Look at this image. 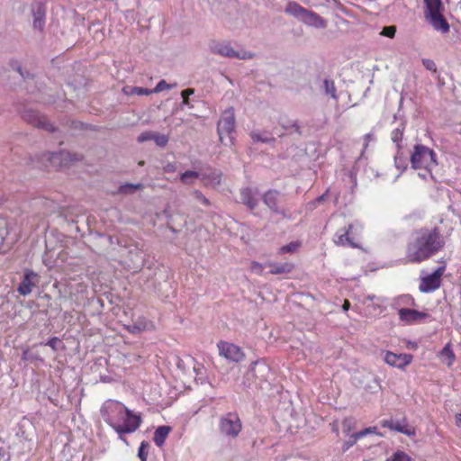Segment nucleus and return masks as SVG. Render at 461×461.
<instances>
[{
    "label": "nucleus",
    "instance_id": "obj_41",
    "mask_svg": "<svg viewBox=\"0 0 461 461\" xmlns=\"http://www.w3.org/2000/svg\"><path fill=\"white\" fill-rule=\"evenodd\" d=\"M299 247V243L297 242H291L287 245H285L279 249V253H293Z\"/></svg>",
    "mask_w": 461,
    "mask_h": 461
},
{
    "label": "nucleus",
    "instance_id": "obj_5",
    "mask_svg": "<svg viewBox=\"0 0 461 461\" xmlns=\"http://www.w3.org/2000/svg\"><path fill=\"white\" fill-rule=\"evenodd\" d=\"M241 429L242 423L236 412H228L220 418L219 430L225 438H236Z\"/></svg>",
    "mask_w": 461,
    "mask_h": 461
},
{
    "label": "nucleus",
    "instance_id": "obj_10",
    "mask_svg": "<svg viewBox=\"0 0 461 461\" xmlns=\"http://www.w3.org/2000/svg\"><path fill=\"white\" fill-rule=\"evenodd\" d=\"M446 267H438L432 274L421 277L419 289L421 293H431L440 287L441 276L445 272Z\"/></svg>",
    "mask_w": 461,
    "mask_h": 461
},
{
    "label": "nucleus",
    "instance_id": "obj_40",
    "mask_svg": "<svg viewBox=\"0 0 461 461\" xmlns=\"http://www.w3.org/2000/svg\"><path fill=\"white\" fill-rule=\"evenodd\" d=\"M192 195L197 202L203 203L205 206H209L211 204L209 199L206 198L199 190L193 191Z\"/></svg>",
    "mask_w": 461,
    "mask_h": 461
},
{
    "label": "nucleus",
    "instance_id": "obj_24",
    "mask_svg": "<svg viewBox=\"0 0 461 461\" xmlns=\"http://www.w3.org/2000/svg\"><path fill=\"white\" fill-rule=\"evenodd\" d=\"M267 266L270 267L269 273L272 275L288 274L292 272L294 267V264L291 262L282 264L268 262Z\"/></svg>",
    "mask_w": 461,
    "mask_h": 461
},
{
    "label": "nucleus",
    "instance_id": "obj_56",
    "mask_svg": "<svg viewBox=\"0 0 461 461\" xmlns=\"http://www.w3.org/2000/svg\"><path fill=\"white\" fill-rule=\"evenodd\" d=\"M282 126H283L285 129H286V130H287V129H291V128H294V129H295V131H296L297 132H299V129H300V128H299V126H298V124H297V122H289V123H287V124L282 123Z\"/></svg>",
    "mask_w": 461,
    "mask_h": 461
},
{
    "label": "nucleus",
    "instance_id": "obj_14",
    "mask_svg": "<svg viewBox=\"0 0 461 461\" xmlns=\"http://www.w3.org/2000/svg\"><path fill=\"white\" fill-rule=\"evenodd\" d=\"M399 319L406 325H412L415 323L422 322L425 319L429 318V315L423 312L417 310L402 308L398 311Z\"/></svg>",
    "mask_w": 461,
    "mask_h": 461
},
{
    "label": "nucleus",
    "instance_id": "obj_57",
    "mask_svg": "<svg viewBox=\"0 0 461 461\" xmlns=\"http://www.w3.org/2000/svg\"><path fill=\"white\" fill-rule=\"evenodd\" d=\"M399 300H402L406 303H408L409 301H411V303H413V299L411 298L409 295H403V296L400 297Z\"/></svg>",
    "mask_w": 461,
    "mask_h": 461
},
{
    "label": "nucleus",
    "instance_id": "obj_49",
    "mask_svg": "<svg viewBox=\"0 0 461 461\" xmlns=\"http://www.w3.org/2000/svg\"><path fill=\"white\" fill-rule=\"evenodd\" d=\"M263 268H264V266L258 263V262H252L251 263V267H250V269L251 271L258 274V275H262L263 273Z\"/></svg>",
    "mask_w": 461,
    "mask_h": 461
},
{
    "label": "nucleus",
    "instance_id": "obj_12",
    "mask_svg": "<svg viewBox=\"0 0 461 461\" xmlns=\"http://www.w3.org/2000/svg\"><path fill=\"white\" fill-rule=\"evenodd\" d=\"M281 194L277 190H268L266 192L263 196L262 200L263 203L275 213L282 215L284 218H288L289 213L288 212L281 208L279 206L280 200H281Z\"/></svg>",
    "mask_w": 461,
    "mask_h": 461
},
{
    "label": "nucleus",
    "instance_id": "obj_54",
    "mask_svg": "<svg viewBox=\"0 0 461 461\" xmlns=\"http://www.w3.org/2000/svg\"><path fill=\"white\" fill-rule=\"evenodd\" d=\"M325 199V194L320 195L315 200H313L312 203H310L308 205L311 209H313L317 206L318 203H321Z\"/></svg>",
    "mask_w": 461,
    "mask_h": 461
},
{
    "label": "nucleus",
    "instance_id": "obj_42",
    "mask_svg": "<svg viewBox=\"0 0 461 461\" xmlns=\"http://www.w3.org/2000/svg\"><path fill=\"white\" fill-rule=\"evenodd\" d=\"M153 140L158 146L165 147L168 142V137L164 134L155 132Z\"/></svg>",
    "mask_w": 461,
    "mask_h": 461
},
{
    "label": "nucleus",
    "instance_id": "obj_28",
    "mask_svg": "<svg viewBox=\"0 0 461 461\" xmlns=\"http://www.w3.org/2000/svg\"><path fill=\"white\" fill-rule=\"evenodd\" d=\"M51 162L57 160L74 161L78 160L79 158L76 154H71L69 151H61L59 153H51L50 158Z\"/></svg>",
    "mask_w": 461,
    "mask_h": 461
},
{
    "label": "nucleus",
    "instance_id": "obj_48",
    "mask_svg": "<svg viewBox=\"0 0 461 461\" xmlns=\"http://www.w3.org/2000/svg\"><path fill=\"white\" fill-rule=\"evenodd\" d=\"M145 329V324L143 321H139L138 323H134L133 325L129 327V330L132 333L140 332Z\"/></svg>",
    "mask_w": 461,
    "mask_h": 461
},
{
    "label": "nucleus",
    "instance_id": "obj_19",
    "mask_svg": "<svg viewBox=\"0 0 461 461\" xmlns=\"http://www.w3.org/2000/svg\"><path fill=\"white\" fill-rule=\"evenodd\" d=\"M431 26L438 32L442 33H447L449 32V24L443 16L442 13L438 14L432 15L429 18H426Z\"/></svg>",
    "mask_w": 461,
    "mask_h": 461
},
{
    "label": "nucleus",
    "instance_id": "obj_17",
    "mask_svg": "<svg viewBox=\"0 0 461 461\" xmlns=\"http://www.w3.org/2000/svg\"><path fill=\"white\" fill-rule=\"evenodd\" d=\"M32 13L33 16V28L41 32L43 31L45 25V6L41 2H35L32 5Z\"/></svg>",
    "mask_w": 461,
    "mask_h": 461
},
{
    "label": "nucleus",
    "instance_id": "obj_53",
    "mask_svg": "<svg viewBox=\"0 0 461 461\" xmlns=\"http://www.w3.org/2000/svg\"><path fill=\"white\" fill-rule=\"evenodd\" d=\"M377 300L378 302L380 303H384V299H382V298H379V297H376L375 295L372 294V295H366L363 298L362 300V303L364 304H366L368 302H372L374 300Z\"/></svg>",
    "mask_w": 461,
    "mask_h": 461
},
{
    "label": "nucleus",
    "instance_id": "obj_37",
    "mask_svg": "<svg viewBox=\"0 0 461 461\" xmlns=\"http://www.w3.org/2000/svg\"><path fill=\"white\" fill-rule=\"evenodd\" d=\"M149 447V444L147 441H142L138 450V456L140 461H146L148 456V450Z\"/></svg>",
    "mask_w": 461,
    "mask_h": 461
},
{
    "label": "nucleus",
    "instance_id": "obj_43",
    "mask_svg": "<svg viewBox=\"0 0 461 461\" xmlns=\"http://www.w3.org/2000/svg\"><path fill=\"white\" fill-rule=\"evenodd\" d=\"M359 438H357L356 433H353V434L350 436L349 439H348V440H347V441H345V442L343 443V445H342V451H343V452L348 451L351 447H353V446L356 444V442H357Z\"/></svg>",
    "mask_w": 461,
    "mask_h": 461
},
{
    "label": "nucleus",
    "instance_id": "obj_22",
    "mask_svg": "<svg viewBox=\"0 0 461 461\" xmlns=\"http://www.w3.org/2000/svg\"><path fill=\"white\" fill-rule=\"evenodd\" d=\"M425 4V17L429 18L432 15L442 13L443 5L442 0H424Z\"/></svg>",
    "mask_w": 461,
    "mask_h": 461
},
{
    "label": "nucleus",
    "instance_id": "obj_18",
    "mask_svg": "<svg viewBox=\"0 0 461 461\" xmlns=\"http://www.w3.org/2000/svg\"><path fill=\"white\" fill-rule=\"evenodd\" d=\"M382 426L384 428H389L392 430H395L398 432H401L402 434H405L407 436H411L414 434V429L408 426V424L405 422V420H384L382 422Z\"/></svg>",
    "mask_w": 461,
    "mask_h": 461
},
{
    "label": "nucleus",
    "instance_id": "obj_35",
    "mask_svg": "<svg viewBox=\"0 0 461 461\" xmlns=\"http://www.w3.org/2000/svg\"><path fill=\"white\" fill-rule=\"evenodd\" d=\"M10 67L13 70L19 73V75L24 79L29 78L31 77V74L28 71H23L20 62L17 60H12L10 62Z\"/></svg>",
    "mask_w": 461,
    "mask_h": 461
},
{
    "label": "nucleus",
    "instance_id": "obj_50",
    "mask_svg": "<svg viewBox=\"0 0 461 461\" xmlns=\"http://www.w3.org/2000/svg\"><path fill=\"white\" fill-rule=\"evenodd\" d=\"M375 429H376L375 427L366 428L361 431L356 432V436H357V438H363V437L366 436L367 434L375 432Z\"/></svg>",
    "mask_w": 461,
    "mask_h": 461
},
{
    "label": "nucleus",
    "instance_id": "obj_23",
    "mask_svg": "<svg viewBox=\"0 0 461 461\" xmlns=\"http://www.w3.org/2000/svg\"><path fill=\"white\" fill-rule=\"evenodd\" d=\"M240 199L247 207L253 211L258 204V199L253 195L252 190L249 187L240 190Z\"/></svg>",
    "mask_w": 461,
    "mask_h": 461
},
{
    "label": "nucleus",
    "instance_id": "obj_21",
    "mask_svg": "<svg viewBox=\"0 0 461 461\" xmlns=\"http://www.w3.org/2000/svg\"><path fill=\"white\" fill-rule=\"evenodd\" d=\"M202 181L204 185L216 187L221 183V174L217 170L211 171L209 173H204L200 175Z\"/></svg>",
    "mask_w": 461,
    "mask_h": 461
},
{
    "label": "nucleus",
    "instance_id": "obj_6",
    "mask_svg": "<svg viewBox=\"0 0 461 461\" xmlns=\"http://www.w3.org/2000/svg\"><path fill=\"white\" fill-rule=\"evenodd\" d=\"M141 423V418L140 415L134 414L129 409L126 410V412L122 415L121 422H117L116 425L113 428L121 440L127 443L124 434L133 433L135 430L139 429Z\"/></svg>",
    "mask_w": 461,
    "mask_h": 461
},
{
    "label": "nucleus",
    "instance_id": "obj_32",
    "mask_svg": "<svg viewBox=\"0 0 461 461\" xmlns=\"http://www.w3.org/2000/svg\"><path fill=\"white\" fill-rule=\"evenodd\" d=\"M250 137L254 142L271 143L275 140L273 137L257 131H252Z\"/></svg>",
    "mask_w": 461,
    "mask_h": 461
},
{
    "label": "nucleus",
    "instance_id": "obj_34",
    "mask_svg": "<svg viewBox=\"0 0 461 461\" xmlns=\"http://www.w3.org/2000/svg\"><path fill=\"white\" fill-rule=\"evenodd\" d=\"M10 67L13 70L19 73V75L24 79L29 78L31 77V74L28 71H23L20 62L17 60H12L10 62Z\"/></svg>",
    "mask_w": 461,
    "mask_h": 461
},
{
    "label": "nucleus",
    "instance_id": "obj_44",
    "mask_svg": "<svg viewBox=\"0 0 461 461\" xmlns=\"http://www.w3.org/2000/svg\"><path fill=\"white\" fill-rule=\"evenodd\" d=\"M395 32H396L395 26H393V25L385 26L381 31L380 35L393 39L395 36Z\"/></svg>",
    "mask_w": 461,
    "mask_h": 461
},
{
    "label": "nucleus",
    "instance_id": "obj_51",
    "mask_svg": "<svg viewBox=\"0 0 461 461\" xmlns=\"http://www.w3.org/2000/svg\"><path fill=\"white\" fill-rule=\"evenodd\" d=\"M59 339H58L57 337H53L47 341L46 345L50 347L53 350H57L58 344L59 343Z\"/></svg>",
    "mask_w": 461,
    "mask_h": 461
},
{
    "label": "nucleus",
    "instance_id": "obj_3",
    "mask_svg": "<svg viewBox=\"0 0 461 461\" xmlns=\"http://www.w3.org/2000/svg\"><path fill=\"white\" fill-rule=\"evenodd\" d=\"M410 161L414 169H422L429 173L437 166L435 152L421 144H417L413 148Z\"/></svg>",
    "mask_w": 461,
    "mask_h": 461
},
{
    "label": "nucleus",
    "instance_id": "obj_45",
    "mask_svg": "<svg viewBox=\"0 0 461 461\" xmlns=\"http://www.w3.org/2000/svg\"><path fill=\"white\" fill-rule=\"evenodd\" d=\"M172 88V85L167 84L165 80H160L155 88L151 89L152 93H159L164 90H169Z\"/></svg>",
    "mask_w": 461,
    "mask_h": 461
},
{
    "label": "nucleus",
    "instance_id": "obj_47",
    "mask_svg": "<svg viewBox=\"0 0 461 461\" xmlns=\"http://www.w3.org/2000/svg\"><path fill=\"white\" fill-rule=\"evenodd\" d=\"M422 64L426 68V69H428L429 71H432V72H436L437 66H436L435 62L432 59H422Z\"/></svg>",
    "mask_w": 461,
    "mask_h": 461
},
{
    "label": "nucleus",
    "instance_id": "obj_46",
    "mask_svg": "<svg viewBox=\"0 0 461 461\" xmlns=\"http://www.w3.org/2000/svg\"><path fill=\"white\" fill-rule=\"evenodd\" d=\"M154 134L155 132L153 131H144L142 133H140L138 137V141L139 142H144V141H147V140H153L154 139Z\"/></svg>",
    "mask_w": 461,
    "mask_h": 461
},
{
    "label": "nucleus",
    "instance_id": "obj_26",
    "mask_svg": "<svg viewBox=\"0 0 461 461\" xmlns=\"http://www.w3.org/2000/svg\"><path fill=\"white\" fill-rule=\"evenodd\" d=\"M439 357L443 362H445L448 366H452L456 357L451 348V344L447 343L439 352Z\"/></svg>",
    "mask_w": 461,
    "mask_h": 461
},
{
    "label": "nucleus",
    "instance_id": "obj_2",
    "mask_svg": "<svg viewBox=\"0 0 461 461\" xmlns=\"http://www.w3.org/2000/svg\"><path fill=\"white\" fill-rule=\"evenodd\" d=\"M285 12L293 15L300 22L307 26L314 27L317 29H324L327 27V21L320 16L317 13L303 7L295 1H290L285 6Z\"/></svg>",
    "mask_w": 461,
    "mask_h": 461
},
{
    "label": "nucleus",
    "instance_id": "obj_58",
    "mask_svg": "<svg viewBox=\"0 0 461 461\" xmlns=\"http://www.w3.org/2000/svg\"><path fill=\"white\" fill-rule=\"evenodd\" d=\"M349 307H350V303L348 300H345L344 303L342 305V310L344 312H347V311H348Z\"/></svg>",
    "mask_w": 461,
    "mask_h": 461
},
{
    "label": "nucleus",
    "instance_id": "obj_15",
    "mask_svg": "<svg viewBox=\"0 0 461 461\" xmlns=\"http://www.w3.org/2000/svg\"><path fill=\"white\" fill-rule=\"evenodd\" d=\"M412 360V357L410 354H395L391 351H387L384 355V361L394 367L404 368Z\"/></svg>",
    "mask_w": 461,
    "mask_h": 461
},
{
    "label": "nucleus",
    "instance_id": "obj_39",
    "mask_svg": "<svg viewBox=\"0 0 461 461\" xmlns=\"http://www.w3.org/2000/svg\"><path fill=\"white\" fill-rule=\"evenodd\" d=\"M194 94V89L193 88H187L181 92V96L183 98L182 104L188 106L189 108H192L193 105H191L189 102V96Z\"/></svg>",
    "mask_w": 461,
    "mask_h": 461
},
{
    "label": "nucleus",
    "instance_id": "obj_52",
    "mask_svg": "<svg viewBox=\"0 0 461 461\" xmlns=\"http://www.w3.org/2000/svg\"><path fill=\"white\" fill-rule=\"evenodd\" d=\"M375 134L373 132H369V133H366L365 136H364V149H366L367 147H368V143L370 141H373L375 140ZM365 150H363L364 152Z\"/></svg>",
    "mask_w": 461,
    "mask_h": 461
},
{
    "label": "nucleus",
    "instance_id": "obj_1",
    "mask_svg": "<svg viewBox=\"0 0 461 461\" xmlns=\"http://www.w3.org/2000/svg\"><path fill=\"white\" fill-rule=\"evenodd\" d=\"M444 245V241L437 228L421 229L412 234L407 246L406 257L411 263H420L427 260Z\"/></svg>",
    "mask_w": 461,
    "mask_h": 461
},
{
    "label": "nucleus",
    "instance_id": "obj_13",
    "mask_svg": "<svg viewBox=\"0 0 461 461\" xmlns=\"http://www.w3.org/2000/svg\"><path fill=\"white\" fill-rule=\"evenodd\" d=\"M218 348L221 356L232 362H240L245 357L241 348L232 343L221 341Z\"/></svg>",
    "mask_w": 461,
    "mask_h": 461
},
{
    "label": "nucleus",
    "instance_id": "obj_16",
    "mask_svg": "<svg viewBox=\"0 0 461 461\" xmlns=\"http://www.w3.org/2000/svg\"><path fill=\"white\" fill-rule=\"evenodd\" d=\"M37 274L31 269H25L23 277L17 288L18 293L21 295L26 296L32 291L35 286L34 279H36Z\"/></svg>",
    "mask_w": 461,
    "mask_h": 461
},
{
    "label": "nucleus",
    "instance_id": "obj_55",
    "mask_svg": "<svg viewBox=\"0 0 461 461\" xmlns=\"http://www.w3.org/2000/svg\"><path fill=\"white\" fill-rule=\"evenodd\" d=\"M257 366H260V367H262V369L265 371V370H268V366L265 364V363H262L260 364L258 361H254L251 363L250 365V370L251 371H254L255 370V367Z\"/></svg>",
    "mask_w": 461,
    "mask_h": 461
},
{
    "label": "nucleus",
    "instance_id": "obj_59",
    "mask_svg": "<svg viewBox=\"0 0 461 461\" xmlns=\"http://www.w3.org/2000/svg\"><path fill=\"white\" fill-rule=\"evenodd\" d=\"M429 175H431V171L429 173H427L425 170L423 172L419 173V176L422 178H426Z\"/></svg>",
    "mask_w": 461,
    "mask_h": 461
},
{
    "label": "nucleus",
    "instance_id": "obj_29",
    "mask_svg": "<svg viewBox=\"0 0 461 461\" xmlns=\"http://www.w3.org/2000/svg\"><path fill=\"white\" fill-rule=\"evenodd\" d=\"M199 177L200 174L193 170H187L180 175V180L185 185H193Z\"/></svg>",
    "mask_w": 461,
    "mask_h": 461
},
{
    "label": "nucleus",
    "instance_id": "obj_25",
    "mask_svg": "<svg viewBox=\"0 0 461 461\" xmlns=\"http://www.w3.org/2000/svg\"><path fill=\"white\" fill-rule=\"evenodd\" d=\"M171 429L168 426H159L154 432L153 440L158 447H162Z\"/></svg>",
    "mask_w": 461,
    "mask_h": 461
},
{
    "label": "nucleus",
    "instance_id": "obj_4",
    "mask_svg": "<svg viewBox=\"0 0 461 461\" xmlns=\"http://www.w3.org/2000/svg\"><path fill=\"white\" fill-rule=\"evenodd\" d=\"M235 124L236 120L234 109L232 107H229L222 112L217 124V131L219 134L220 140L224 145L233 144L232 134L235 131Z\"/></svg>",
    "mask_w": 461,
    "mask_h": 461
},
{
    "label": "nucleus",
    "instance_id": "obj_27",
    "mask_svg": "<svg viewBox=\"0 0 461 461\" xmlns=\"http://www.w3.org/2000/svg\"><path fill=\"white\" fill-rule=\"evenodd\" d=\"M122 92L126 95H149L152 94L151 89L143 88V87H140V86H124L122 88Z\"/></svg>",
    "mask_w": 461,
    "mask_h": 461
},
{
    "label": "nucleus",
    "instance_id": "obj_36",
    "mask_svg": "<svg viewBox=\"0 0 461 461\" xmlns=\"http://www.w3.org/2000/svg\"><path fill=\"white\" fill-rule=\"evenodd\" d=\"M324 89L327 95H330L333 99H337L336 87L334 82L329 79L324 80Z\"/></svg>",
    "mask_w": 461,
    "mask_h": 461
},
{
    "label": "nucleus",
    "instance_id": "obj_60",
    "mask_svg": "<svg viewBox=\"0 0 461 461\" xmlns=\"http://www.w3.org/2000/svg\"><path fill=\"white\" fill-rule=\"evenodd\" d=\"M456 425H457L458 427H461V414H460V415L457 417V419H456Z\"/></svg>",
    "mask_w": 461,
    "mask_h": 461
},
{
    "label": "nucleus",
    "instance_id": "obj_20",
    "mask_svg": "<svg viewBox=\"0 0 461 461\" xmlns=\"http://www.w3.org/2000/svg\"><path fill=\"white\" fill-rule=\"evenodd\" d=\"M406 128V122L401 121L400 123L391 131V140L396 145L397 149H402L403 134Z\"/></svg>",
    "mask_w": 461,
    "mask_h": 461
},
{
    "label": "nucleus",
    "instance_id": "obj_7",
    "mask_svg": "<svg viewBox=\"0 0 461 461\" xmlns=\"http://www.w3.org/2000/svg\"><path fill=\"white\" fill-rule=\"evenodd\" d=\"M128 410L122 402L108 400L101 408V415L104 421L113 428L117 422H121L122 415Z\"/></svg>",
    "mask_w": 461,
    "mask_h": 461
},
{
    "label": "nucleus",
    "instance_id": "obj_11",
    "mask_svg": "<svg viewBox=\"0 0 461 461\" xmlns=\"http://www.w3.org/2000/svg\"><path fill=\"white\" fill-rule=\"evenodd\" d=\"M23 119L32 126L48 131H54L52 123L42 114L33 109H25L22 113Z\"/></svg>",
    "mask_w": 461,
    "mask_h": 461
},
{
    "label": "nucleus",
    "instance_id": "obj_30",
    "mask_svg": "<svg viewBox=\"0 0 461 461\" xmlns=\"http://www.w3.org/2000/svg\"><path fill=\"white\" fill-rule=\"evenodd\" d=\"M394 164L395 167L401 170V172L407 168V158L402 149H397V152L394 156Z\"/></svg>",
    "mask_w": 461,
    "mask_h": 461
},
{
    "label": "nucleus",
    "instance_id": "obj_38",
    "mask_svg": "<svg viewBox=\"0 0 461 461\" xmlns=\"http://www.w3.org/2000/svg\"><path fill=\"white\" fill-rule=\"evenodd\" d=\"M355 420L353 418H346L342 421V430L345 434H349L355 428Z\"/></svg>",
    "mask_w": 461,
    "mask_h": 461
},
{
    "label": "nucleus",
    "instance_id": "obj_31",
    "mask_svg": "<svg viewBox=\"0 0 461 461\" xmlns=\"http://www.w3.org/2000/svg\"><path fill=\"white\" fill-rule=\"evenodd\" d=\"M143 187H144V185L142 184H140V183H138V184L127 183V184L122 185L119 187L118 193L119 194H132L136 190L143 189Z\"/></svg>",
    "mask_w": 461,
    "mask_h": 461
},
{
    "label": "nucleus",
    "instance_id": "obj_33",
    "mask_svg": "<svg viewBox=\"0 0 461 461\" xmlns=\"http://www.w3.org/2000/svg\"><path fill=\"white\" fill-rule=\"evenodd\" d=\"M385 461H411V457L402 450H397L394 452L391 457L387 458Z\"/></svg>",
    "mask_w": 461,
    "mask_h": 461
},
{
    "label": "nucleus",
    "instance_id": "obj_8",
    "mask_svg": "<svg viewBox=\"0 0 461 461\" xmlns=\"http://www.w3.org/2000/svg\"><path fill=\"white\" fill-rule=\"evenodd\" d=\"M361 230L362 226L355 223L349 224L348 227L339 229L333 238V241L337 246L358 248L359 245L356 241L357 230Z\"/></svg>",
    "mask_w": 461,
    "mask_h": 461
},
{
    "label": "nucleus",
    "instance_id": "obj_9",
    "mask_svg": "<svg viewBox=\"0 0 461 461\" xmlns=\"http://www.w3.org/2000/svg\"><path fill=\"white\" fill-rule=\"evenodd\" d=\"M209 50L212 53L220 55L221 57L230 58V59H249L253 57V54L243 51L239 52L236 51L230 43L227 42H220L216 41H212L209 43Z\"/></svg>",
    "mask_w": 461,
    "mask_h": 461
}]
</instances>
